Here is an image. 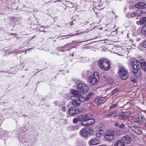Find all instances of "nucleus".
<instances>
[{"mask_svg": "<svg viewBox=\"0 0 146 146\" xmlns=\"http://www.w3.org/2000/svg\"><path fill=\"white\" fill-rule=\"evenodd\" d=\"M118 92V90L117 88H116L113 90L111 93V94L112 95H115L117 94Z\"/></svg>", "mask_w": 146, "mask_h": 146, "instance_id": "obj_29", "label": "nucleus"}, {"mask_svg": "<svg viewBox=\"0 0 146 146\" xmlns=\"http://www.w3.org/2000/svg\"><path fill=\"white\" fill-rule=\"evenodd\" d=\"M132 81L133 82H137V80L136 79H133L132 80Z\"/></svg>", "mask_w": 146, "mask_h": 146, "instance_id": "obj_39", "label": "nucleus"}, {"mask_svg": "<svg viewBox=\"0 0 146 146\" xmlns=\"http://www.w3.org/2000/svg\"><path fill=\"white\" fill-rule=\"evenodd\" d=\"M90 98V97H89L88 95L86 98H84L83 97H82V102L85 100L86 101L88 100Z\"/></svg>", "mask_w": 146, "mask_h": 146, "instance_id": "obj_32", "label": "nucleus"}, {"mask_svg": "<svg viewBox=\"0 0 146 146\" xmlns=\"http://www.w3.org/2000/svg\"><path fill=\"white\" fill-rule=\"evenodd\" d=\"M95 120L94 119L89 118L86 121H84L82 122H81V124L82 125L86 126L93 124Z\"/></svg>", "mask_w": 146, "mask_h": 146, "instance_id": "obj_10", "label": "nucleus"}, {"mask_svg": "<svg viewBox=\"0 0 146 146\" xmlns=\"http://www.w3.org/2000/svg\"><path fill=\"white\" fill-rule=\"evenodd\" d=\"M134 17L140 16L143 13L142 11L141 10H136L133 12Z\"/></svg>", "mask_w": 146, "mask_h": 146, "instance_id": "obj_16", "label": "nucleus"}, {"mask_svg": "<svg viewBox=\"0 0 146 146\" xmlns=\"http://www.w3.org/2000/svg\"><path fill=\"white\" fill-rule=\"evenodd\" d=\"M115 125L116 127H117L119 126V123L118 122H116L115 124Z\"/></svg>", "mask_w": 146, "mask_h": 146, "instance_id": "obj_36", "label": "nucleus"}, {"mask_svg": "<svg viewBox=\"0 0 146 146\" xmlns=\"http://www.w3.org/2000/svg\"><path fill=\"white\" fill-rule=\"evenodd\" d=\"M132 134L131 133H128L127 134L123 137V139L125 142L128 144H129L131 141V137Z\"/></svg>", "mask_w": 146, "mask_h": 146, "instance_id": "obj_9", "label": "nucleus"}, {"mask_svg": "<svg viewBox=\"0 0 146 146\" xmlns=\"http://www.w3.org/2000/svg\"><path fill=\"white\" fill-rule=\"evenodd\" d=\"M75 35V34H72V35H70V36H74Z\"/></svg>", "mask_w": 146, "mask_h": 146, "instance_id": "obj_40", "label": "nucleus"}, {"mask_svg": "<svg viewBox=\"0 0 146 146\" xmlns=\"http://www.w3.org/2000/svg\"><path fill=\"white\" fill-rule=\"evenodd\" d=\"M78 112L77 109L75 107L73 108H70L69 110V113L71 115H74L77 113Z\"/></svg>", "mask_w": 146, "mask_h": 146, "instance_id": "obj_13", "label": "nucleus"}, {"mask_svg": "<svg viewBox=\"0 0 146 146\" xmlns=\"http://www.w3.org/2000/svg\"><path fill=\"white\" fill-rule=\"evenodd\" d=\"M104 133V131L102 129H99L97 131L96 136L98 138H100Z\"/></svg>", "mask_w": 146, "mask_h": 146, "instance_id": "obj_19", "label": "nucleus"}, {"mask_svg": "<svg viewBox=\"0 0 146 146\" xmlns=\"http://www.w3.org/2000/svg\"><path fill=\"white\" fill-rule=\"evenodd\" d=\"M100 75L98 72H95L90 74L88 78V82L92 85L97 84L100 80Z\"/></svg>", "mask_w": 146, "mask_h": 146, "instance_id": "obj_2", "label": "nucleus"}, {"mask_svg": "<svg viewBox=\"0 0 146 146\" xmlns=\"http://www.w3.org/2000/svg\"><path fill=\"white\" fill-rule=\"evenodd\" d=\"M99 66L101 69L106 71L108 70L110 67L109 61L104 58L101 59L99 60Z\"/></svg>", "mask_w": 146, "mask_h": 146, "instance_id": "obj_3", "label": "nucleus"}, {"mask_svg": "<svg viewBox=\"0 0 146 146\" xmlns=\"http://www.w3.org/2000/svg\"><path fill=\"white\" fill-rule=\"evenodd\" d=\"M105 146H106V145H105Z\"/></svg>", "mask_w": 146, "mask_h": 146, "instance_id": "obj_42", "label": "nucleus"}, {"mask_svg": "<svg viewBox=\"0 0 146 146\" xmlns=\"http://www.w3.org/2000/svg\"><path fill=\"white\" fill-rule=\"evenodd\" d=\"M144 119L145 118L144 116L141 115H140L138 117L136 118L135 119V122L138 123H139L141 124L144 121Z\"/></svg>", "mask_w": 146, "mask_h": 146, "instance_id": "obj_14", "label": "nucleus"}, {"mask_svg": "<svg viewBox=\"0 0 146 146\" xmlns=\"http://www.w3.org/2000/svg\"><path fill=\"white\" fill-rule=\"evenodd\" d=\"M106 97H101L97 99V101H96V104L98 105L103 104L106 101Z\"/></svg>", "mask_w": 146, "mask_h": 146, "instance_id": "obj_15", "label": "nucleus"}, {"mask_svg": "<svg viewBox=\"0 0 146 146\" xmlns=\"http://www.w3.org/2000/svg\"><path fill=\"white\" fill-rule=\"evenodd\" d=\"M118 72L119 77L122 80H126L128 78L129 76L128 72L124 67H120Z\"/></svg>", "mask_w": 146, "mask_h": 146, "instance_id": "obj_4", "label": "nucleus"}, {"mask_svg": "<svg viewBox=\"0 0 146 146\" xmlns=\"http://www.w3.org/2000/svg\"><path fill=\"white\" fill-rule=\"evenodd\" d=\"M128 35H129V34H127V36H129Z\"/></svg>", "mask_w": 146, "mask_h": 146, "instance_id": "obj_41", "label": "nucleus"}, {"mask_svg": "<svg viewBox=\"0 0 146 146\" xmlns=\"http://www.w3.org/2000/svg\"><path fill=\"white\" fill-rule=\"evenodd\" d=\"M125 127V125L123 124H121V125H120L119 126V128H120L121 129H123Z\"/></svg>", "mask_w": 146, "mask_h": 146, "instance_id": "obj_33", "label": "nucleus"}, {"mask_svg": "<svg viewBox=\"0 0 146 146\" xmlns=\"http://www.w3.org/2000/svg\"><path fill=\"white\" fill-rule=\"evenodd\" d=\"M92 93H90L88 95V96L90 98L91 96H92Z\"/></svg>", "mask_w": 146, "mask_h": 146, "instance_id": "obj_38", "label": "nucleus"}, {"mask_svg": "<svg viewBox=\"0 0 146 146\" xmlns=\"http://www.w3.org/2000/svg\"><path fill=\"white\" fill-rule=\"evenodd\" d=\"M130 115V113L129 112H122L120 116L122 119H125L128 118Z\"/></svg>", "mask_w": 146, "mask_h": 146, "instance_id": "obj_18", "label": "nucleus"}, {"mask_svg": "<svg viewBox=\"0 0 146 146\" xmlns=\"http://www.w3.org/2000/svg\"><path fill=\"white\" fill-rule=\"evenodd\" d=\"M125 143L121 140L116 141L114 144V146H125Z\"/></svg>", "mask_w": 146, "mask_h": 146, "instance_id": "obj_17", "label": "nucleus"}, {"mask_svg": "<svg viewBox=\"0 0 146 146\" xmlns=\"http://www.w3.org/2000/svg\"><path fill=\"white\" fill-rule=\"evenodd\" d=\"M118 107L119 106L117 104H115L112 105L111 106H110L109 107V109H114Z\"/></svg>", "mask_w": 146, "mask_h": 146, "instance_id": "obj_30", "label": "nucleus"}, {"mask_svg": "<svg viewBox=\"0 0 146 146\" xmlns=\"http://www.w3.org/2000/svg\"><path fill=\"white\" fill-rule=\"evenodd\" d=\"M81 102V101L77 100H76V99L73 101L72 102V105L76 106H78L80 104V102Z\"/></svg>", "mask_w": 146, "mask_h": 146, "instance_id": "obj_23", "label": "nucleus"}, {"mask_svg": "<svg viewBox=\"0 0 146 146\" xmlns=\"http://www.w3.org/2000/svg\"><path fill=\"white\" fill-rule=\"evenodd\" d=\"M100 140L98 138H94L90 139L88 142L90 145H95L100 143Z\"/></svg>", "mask_w": 146, "mask_h": 146, "instance_id": "obj_12", "label": "nucleus"}, {"mask_svg": "<svg viewBox=\"0 0 146 146\" xmlns=\"http://www.w3.org/2000/svg\"><path fill=\"white\" fill-rule=\"evenodd\" d=\"M80 120L78 117L74 118L73 120V122L74 123H77L78 121H80Z\"/></svg>", "mask_w": 146, "mask_h": 146, "instance_id": "obj_31", "label": "nucleus"}, {"mask_svg": "<svg viewBox=\"0 0 146 146\" xmlns=\"http://www.w3.org/2000/svg\"><path fill=\"white\" fill-rule=\"evenodd\" d=\"M71 94L73 95L71 97L72 100H73L75 98L77 100L82 102V96H81V94L79 91L76 90L73 91L71 92Z\"/></svg>", "mask_w": 146, "mask_h": 146, "instance_id": "obj_7", "label": "nucleus"}, {"mask_svg": "<svg viewBox=\"0 0 146 146\" xmlns=\"http://www.w3.org/2000/svg\"><path fill=\"white\" fill-rule=\"evenodd\" d=\"M77 88L78 91L84 94H86L89 89L88 86L83 83L78 84Z\"/></svg>", "mask_w": 146, "mask_h": 146, "instance_id": "obj_5", "label": "nucleus"}, {"mask_svg": "<svg viewBox=\"0 0 146 146\" xmlns=\"http://www.w3.org/2000/svg\"><path fill=\"white\" fill-rule=\"evenodd\" d=\"M117 114V113L115 111H113L111 112L108 114L106 115V117L107 118L112 117L116 115Z\"/></svg>", "mask_w": 146, "mask_h": 146, "instance_id": "obj_21", "label": "nucleus"}, {"mask_svg": "<svg viewBox=\"0 0 146 146\" xmlns=\"http://www.w3.org/2000/svg\"><path fill=\"white\" fill-rule=\"evenodd\" d=\"M65 108L64 107H63L61 109V111H65Z\"/></svg>", "mask_w": 146, "mask_h": 146, "instance_id": "obj_35", "label": "nucleus"}, {"mask_svg": "<svg viewBox=\"0 0 146 146\" xmlns=\"http://www.w3.org/2000/svg\"><path fill=\"white\" fill-rule=\"evenodd\" d=\"M143 47L146 48V40L144 42L143 44Z\"/></svg>", "mask_w": 146, "mask_h": 146, "instance_id": "obj_34", "label": "nucleus"}, {"mask_svg": "<svg viewBox=\"0 0 146 146\" xmlns=\"http://www.w3.org/2000/svg\"><path fill=\"white\" fill-rule=\"evenodd\" d=\"M91 71L88 70L86 72H84L82 74L84 77H87L90 76V74H92Z\"/></svg>", "mask_w": 146, "mask_h": 146, "instance_id": "obj_22", "label": "nucleus"}, {"mask_svg": "<svg viewBox=\"0 0 146 146\" xmlns=\"http://www.w3.org/2000/svg\"><path fill=\"white\" fill-rule=\"evenodd\" d=\"M140 23L141 24H145L146 23V17H142L140 20Z\"/></svg>", "mask_w": 146, "mask_h": 146, "instance_id": "obj_26", "label": "nucleus"}, {"mask_svg": "<svg viewBox=\"0 0 146 146\" xmlns=\"http://www.w3.org/2000/svg\"><path fill=\"white\" fill-rule=\"evenodd\" d=\"M101 78L102 80H105L107 78V76L106 73L102 72L101 74Z\"/></svg>", "mask_w": 146, "mask_h": 146, "instance_id": "obj_25", "label": "nucleus"}, {"mask_svg": "<svg viewBox=\"0 0 146 146\" xmlns=\"http://www.w3.org/2000/svg\"><path fill=\"white\" fill-rule=\"evenodd\" d=\"M81 118L82 119V121L81 122H82L84 121H86L89 118L88 115H83L81 117Z\"/></svg>", "mask_w": 146, "mask_h": 146, "instance_id": "obj_24", "label": "nucleus"}, {"mask_svg": "<svg viewBox=\"0 0 146 146\" xmlns=\"http://www.w3.org/2000/svg\"><path fill=\"white\" fill-rule=\"evenodd\" d=\"M141 32L142 34L146 36V25L143 26L142 28Z\"/></svg>", "mask_w": 146, "mask_h": 146, "instance_id": "obj_27", "label": "nucleus"}, {"mask_svg": "<svg viewBox=\"0 0 146 146\" xmlns=\"http://www.w3.org/2000/svg\"><path fill=\"white\" fill-rule=\"evenodd\" d=\"M135 7L137 9H143L146 8V3L140 1L136 3Z\"/></svg>", "mask_w": 146, "mask_h": 146, "instance_id": "obj_11", "label": "nucleus"}, {"mask_svg": "<svg viewBox=\"0 0 146 146\" xmlns=\"http://www.w3.org/2000/svg\"><path fill=\"white\" fill-rule=\"evenodd\" d=\"M118 131L119 132V135H120L122 133V130H118Z\"/></svg>", "mask_w": 146, "mask_h": 146, "instance_id": "obj_37", "label": "nucleus"}, {"mask_svg": "<svg viewBox=\"0 0 146 146\" xmlns=\"http://www.w3.org/2000/svg\"><path fill=\"white\" fill-rule=\"evenodd\" d=\"M131 63L133 68V73L137 77H139L140 75V72L138 71V69H140V68H141L143 71L146 72V62L144 59H141L139 62L137 60L134 59L131 61Z\"/></svg>", "mask_w": 146, "mask_h": 146, "instance_id": "obj_1", "label": "nucleus"}, {"mask_svg": "<svg viewBox=\"0 0 146 146\" xmlns=\"http://www.w3.org/2000/svg\"><path fill=\"white\" fill-rule=\"evenodd\" d=\"M132 130L135 133L138 134H141L142 132L141 130L139 127H132Z\"/></svg>", "mask_w": 146, "mask_h": 146, "instance_id": "obj_20", "label": "nucleus"}, {"mask_svg": "<svg viewBox=\"0 0 146 146\" xmlns=\"http://www.w3.org/2000/svg\"><path fill=\"white\" fill-rule=\"evenodd\" d=\"M94 131V129L91 128H84L80 131L79 133L80 135L86 137L88 134L92 133Z\"/></svg>", "mask_w": 146, "mask_h": 146, "instance_id": "obj_6", "label": "nucleus"}, {"mask_svg": "<svg viewBox=\"0 0 146 146\" xmlns=\"http://www.w3.org/2000/svg\"><path fill=\"white\" fill-rule=\"evenodd\" d=\"M126 17L128 18L134 17L133 12L127 14L126 15Z\"/></svg>", "mask_w": 146, "mask_h": 146, "instance_id": "obj_28", "label": "nucleus"}, {"mask_svg": "<svg viewBox=\"0 0 146 146\" xmlns=\"http://www.w3.org/2000/svg\"><path fill=\"white\" fill-rule=\"evenodd\" d=\"M104 137L106 140L108 141H111L114 138V132L111 131L107 132Z\"/></svg>", "mask_w": 146, "mask_h": 146, "instance_id": "obj_8", "label": "nucleus"}]
</instances>
